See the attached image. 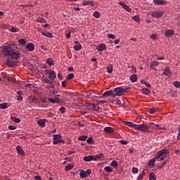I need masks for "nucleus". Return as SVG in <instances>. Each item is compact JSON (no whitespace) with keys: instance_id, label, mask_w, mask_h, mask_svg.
<instances>
[{"instance_id":"obj_1","label":"nucleus","mask_w":180,"mask_h":180,"mask_svg":"<svg viewBox=\"0 0 180 180\" xmlns=\"http://www.w3.org/2000/svg\"><path fill=\"white\" fill-rule=\"evenodd\" d=\"M1 53L6 57H10L11 60H18L22 56L19 48L13 42L4 44L1 47Z\"/></svg>"},{"instance_id":"obj_2","label":"nucleus","mask_w":180,"mask_h":180,"mask_svg":"<svg viewBox=\"0 0 180 180\" xmlns=\"http://www.w3.org/2000/svg\"><path fill=\"white\" fill-rule=\"evenodd\" d=\"M167 155H168V150L162 149L155 154V158L158 161H164L167 158Z\"/></svg>"},{"instance_id":"obj_3","label":"nucleus","mask_w":180,"mask_h":180,"mask_svg":"<svg viewBox=\"0 0 180 180\" xmlns=\"http://www.w3.org/2000/svg\"><path fill=\"white\" fill-rule=\"evenodd\" d=\"M136 130H139V131H143V133H150V126L144 124H136Z\"/></svg>"},{"instance_id":"obj_4","label":"nucleus","mask_w":180,"mask_h":180,"mask_svg":"<svg viewBox=\"0 0 180 180\" xmlns=\"http://www.w3.org/2000/svg\"><path fill=\"white\" fill-rule=\"evenodd\" d=\"M79 176L80 178H88V176H89V175H91V174H92V171L90 169H88L86 171L84 170H79Z\"/></svg>"},{"instance_id":"obj_5","label":"nucleus","mask_w":180,"mask_h":180,"mask_svg":"<svg viewBox=\"0 0 180 180\" xmlns=\"http://www.w3.org/2000/svg\"><path fill=\"white\" fill-rule=\"evenodd\" d=\"M114 96H122L123 95V88L122 87H117L114 89Z\"/></svg>"},{"instance_id":"obj_6","label":"nucleus","mask_w":180,"mask_h":180,"mask_svg":"<svg viewBox=\"0 0 180 180\" xmlns=\"http://www.w3.org/2000/svg\"><path fill=\"white\" fill-rule=\"evenodd\" d=\"M25 50L27 51H30V52H32V51H34V49H35V46L33 44V43H27L25 46Z\"/></svg>"},{"instance_id":"obj_7","label":"nucleus","mask_w":180,"mask_h":180,"mask_svg":"<svg viewBox=\"0 0 180 180\" xmlns=\"http://www.w3.org/2000/svg\"><path fill=\"white\" fill-rule=\"evenodd\" d=\"M47 74H49V78L51 79V81H54L57 77L56 72L53 70H48Z\"/></svg>"},{"instance_id":"obj_8","label":"nucleus","mask_w":180,"mask_h":180,"mask_svg":"<svg viewBox=\"0 0 180 180\" xmlns=\"http://www.w3.org/2000/svg\"><path fill=\"white\" fill-rule=\"evenodd\" d=\"M149 129H152L153 130H162V128H160V124H155L154 122L149 123Z\"/></svg>"},{"instance_id":"obj_9","label":"nucleus","mask_w":180,"mask_h":180,"mask_svg":"<svg viewBox=\"0 0 180 180\" xmlns=\"http://www.w3.org/2000/svg\"><path fill=\"white\" fill-rule=\"evenodd\" d=\"M84 161L86 162H89V161H96V158L94 155L84 156L83 158Z\"/></svg>"},{"instance_id":"obj_10","label":"nucleus","mask_w":180,"mask_h":180,"mask_svg":"<svg viewBox=\"0 0 180 180\" xmlns=\"http://www.w3.org/2000/svg\"><path fill=\"white\" fill-rule=\"evenodd\" d=\"M119 5H120V6H122L123 9H124V11H127V12H131V8H130V6H127L126 4L123 2H120Z\"/></svg>"},{"instance_id":"obj_11","label":"nucleus","mask_w":180,"mask_h":180,"mask_svg":"<svg viewBox=\"0 0 180 180\" xmlns=\"http://www.w3.org/2000/svg\"><path fill=\"white\" fill-rule=\"evenodd\" d=\"M6 65H7V67H9L10 68H12V67H15V65H16V63H15V61L11 59H7L6 62Z\"/></svg>"},{"instance_id":"obj_12","label":"nucleus","mask_w":180,"mask_h":180,"mask_svg":"<svg viewBox=\"0 0 180 180\" xmlns=\"http://www.w3.org/2000/svg\"><path fill=\"white\" fill-rule=\"evenodd\" d=\"M61 139V135L60 134H54L53 135V144L57 145Z\"/></svg>"},{"instance_id":"obj_13","label":"nucleus","mask_w":180,"mask_h":180,"mask_svg":"<svg viewBox=\"0 0 180 180\" xmlns=\"http://www.w3.org/2000/svg\"><path fill=\"white\" fill-rule=\"evenodd\" d=\"M103 96H104V98H108V96H115V93H113V91L112 90L107 91L104 92Z\"/></svg>"},{"instance_id":"obj_14","label":"nucleus","mask_w":180,"mask_h":180,"mask_svg":"<svg viewBox=\"0 0 180 180\" xmlns=\"http://www.w3.org/2000/svg\"><path fill=\"white\" fill-rule=\"evenodd\" d=\"M164 13L162 11H155L152 13V16L153 18H161Z\"/></svg>"},{"instance_id":"obj_15","label":"nucleus","mask_w":180,"mask_h":180,"mask_svg":"<svg viewBox=\"0 0 180 180\" xmlns=\"http://www.w3.org/2000/svg\"><path fill=\"white\" fill-rule=\"evenodd\" d=\"M174 34H175V32L173 30H168L165 33L166 37H171V36H174Z\"/></svg>"},{"instance_id":"obj_16","label":"nucleus","mask_w":180,"mask_h":180,"mask_svg":"<svg viewBox=\"0 0 180 180\" xmlns=\"http://www.w3.org/2000/svg\"><path fill=\"white\" fill-rule=\"evenodd\" d=\"M104 131L105 133H109L110 134H112L115 133V129L112 128V127H107L104 128Z\"/></svg>"},{"instance_id":"obj_17","label":"nucleus","mask_w":180,"mask_h":180,"mask_svg":"<svg viewBox=\"0 0 180 180\" xmlns=\"http://www.w3.org/2000/svg\"><path fill=\"white\" fill-rule=\"evenodd\" d=\"M171 68L169 67H166L164 70L163 75H165L166 77H169V75H171Z\"/></svg>"},{"instance_id":"obj_18","label":"nucleus","mask_w":180,"mask_h":180,"mask_svg":"<svg viewBox=\"0 0 180 180\" xmlns=\"http://www.w3.org/2000/svg\"><path fill=\"white\" fill-rule=\"evenodd\" d=\"M153 4L155 5H167V1L164 0H153Z\"/></svg>"},{"instance_id":"obj_19","label":"nucleus","mask_w":180,"mask_h":180,"mask_svg":"<svg viewBox=\"0 0 180 180\" xmlns=\"http://www.w3.org/2000/svg\"><path fill=\"white\" fill-rule=\"evenodd\" d=\"M48 101L51 102V103H61V99L58 98H49Z\"/></svg>"},{"instance_id":"obj_20","label":"nucleus","mask_w":180,"mask_h":180,"mask_svg":"<svg viewBox=\"0 0 180 180\" xmlns=\"http://www.w3.org/2000/svg\"><path fill=\"white\" fill-rule=\"evenodd\" d=\"M16 150L18 154H20V155H25V150H23L20 146H17Z\"/></svg>"},{"instance_id":"obj_21","label":"nucleus","mask_w":180,"mask_h":180,"mask_svg":"<svg viewBox=\"0 0 180 180\" xmlns=\"http://www.w3.org/2000/svg\"><path fill=\"white\" fill-rule=\"evenodd\" d=\"M46 122H47V120L44 119L37 121V123L41 127H46Z\"/></svg>"},{"instance_id":"obj_22","label":"nucleus","mask_w":180,"mask_h":180,"mask_svg":"<svg viewBox=\"0 0 180 180\" xmlns=\"http://www.w3.org/2000/svg\"><path fill=\"white\" fill-rule=\"evenodd\" d=\"M82 5L83 6H88V5H90V6H95L94 1H84L82 3Z\"/></svg>"},{"instance_id":"obj_23","label":"nucleus","mask_w":180,"mask_h":180,"mask_svg":"<svg viewBox=\"0 0 180 180\" xmlns=\"http://www.w3.org/2000/svg\"><path fill=\"white\" fill-rule=\"evenodd\" d=\"M18 44H20V46H22V47H26L27 41L26 39H20L18 40Z\"/></svg>"},{"instance_id":"obj_24","label":"nucleus","mask_w":180,"mask_h":180,"mask_svg":"<svg viewBox=\"0 0 180 180\" xmlns=\"http://www.w3.org/2000/svg\"><path fill=\"white\" fill-rule=\"evenodd\" d=\"M156 160L157 159H155V158L150 160L148 161V167H150V168H154V164H155Z\"/></svg>"},{"instance_id":"obj_25","label":"nucleus","mask_w":180,"mask_h":180,"mask_svg":"<svg viewBox=\"0 0 180 180\" xmlns=\"http://www.w3.org/2000/svg\"><path fill=\"white\" fill-rule=\"evenodd\" d=\"M105 49H106V45L105 44H100L96 47V50H98V51H103Z\"/></svg>"},{"instance_id":"obj_26","label":"nucleus","mask_w":180,"mask_h":180,"mask_svg":"<svg viewBox=\"0 0 180 180\" xmlns=\"http://www.w3.org/2000/svg\"><path fill=\"white\" fill-rule=\"evenodd\" d=\"M124 124L126 126H129V127H134V129H136L137 124H134L131 122H125Z\"/></svg>"},{"instance_id":"obj_27","label":"nucleus","mask_w":180,"mask_h":180,"mask_svg":"<svg viewBox=\"0 0 180 180\" xmlns=\"http://www.w3.org/2000/svg\"><path fill=\"white\" fill-rule=\"evenodd\" d=\"M46 64H48V65H50V67H51V65H54V60L51 58H48L46 59Z\"/></svg>"},{"instance_id":"obj_28","label":"nucleus","mask_w":180,"mask_h":180,"mask_svg":"<svg viewBox=\"0 0 180 180\" xmlns=\"http://www.w3.org/2000/svg\"><path fill=\"white\" fill-rule=\"evenodd\" d=\"M160 64V63L154 60L151 64H150V68H152V70H155V67H158V65Z\"/></svg>"},{"instance_id":"obj_29","label":"nucleus","mask_w":180,"mask_h":180,"mask_svg":"<svg viewBox=\"0 0 180 180\" xmlns=\"http://www.w3.org/2000/svg\"><path fill=\"white\" fill-rule=\"evenodd\" d=\"M11 120L15 123H20L22 120L20 118H16V117L11 116Z\"/></svg>"},{"instance_id":"obj_30","label":"nucleus","mask_w":180,"mask_h":180,"mask_svg":"<svg viewBox=\"0 0 180 180\" xmlns=\"http://www.w3.org/2000/svg\"><path fill=\"white\" fill-rule=\"evenodd\" d=\"M142 92L143 95H150V94H151V91H150V89L147 88L142 89Z\"/></svg>"},{"instance_id":"obj_31","label":"nucleus","mask_w":180,"mask_h":180,"mask_svg":"<svg viewBox=\"0 0 180 180\" xmlns=\"http://www.w3.org/2000/svg\"><path fill=\"white\" fill-rule=\"evenodd\" d=\"M72 168H74V166L72 165L71 164H69L67 166H65V169L66 172H68V171H71Z\"/></svg>"},{"instance_id":"obj_32","label":"nucleus","mask_w":180,"mask_h":180,"mask_svg":"<svg viewBox=\"0 0 180 180\" xmlns=\"http://www.w3.org/2000/svg\"><path fill=\"white\" fill-rule=\"evenodd\" d=\"M82 49V46L79 44H76L74 46V50H75V51H79V50H81Z\"/></svg>"},{"instance_id":"obj_33","label":"nucleus","mask_w":180,"mask_h":180,"mask_svg":"<svg viewBox=\"0 0 180 180\" xmlns=\"http://www.w3.org/2000/svg\"><path fill=\"white\" fill-rule=\"evenodd\" d=\"M94 158H96V161H98V160H102V158H103V154L99 153L98 155H94Z\"/></svg>"},{"instance_id":"obj_34","label":"nucleus","mask_w":180,"mask_h":180,"mask_svg":"<svg viewBox=\"0 0 180 180\" xmlns=\"http://www.w3.org/2000/svg\"><path fill=\"white\" fill-rule=\"evenodd\" d=\"M130 81H131V82H136L137 81V75H132L130 77Z\"/></svg>"},{"instance_id":"obj_35","label":"nucleus","mask_w":180,"mask_h":180,"mask_svg":"<svg viewBox=\"0 0 180 180\" xmlns=\"http://www.w3.org/2000/svg\"><path fill=\"white\" fill-rule=\"evenodd\" d=\"M41 34H43V36H45V37H53V34H51V32H41Z\"/></svg>"},{"instance_id":"obj_36","label":"nucleus","mask_w":180,"mask_h":180,"mask_svg":"<svg viewBox=\"0 0 180 180\" xmlns=\"http://www.w3.org/2000/svg\"><path fill=\"white\" fill-rule=\"evenodd\" d=\"M107 71L109 74H112L113 72V66L112 65H110L107 67Z\"/></svg>"},{"instance_id":"obj_37","label":"nucleus","mask_w":180,"mask_h":180,"mask_svg":"<svg viewBox=\"0 0 180 180\" xmlns=\"http://www.w3.org/2000/svg\"><path fill=\"white\" fill-rule=\"evenodd\" d=\"M110 165L111 167H113V168H117L119 164L117 163V161L113 160L112 162H111Z\"/></svg>"},{"instance_id":"obj_38","label":"nucleus","mask_w":180,"mask_h":180,"mask_svg":"<svg viewBox=\"0 0 180 180\" xmlns=\"http://www.w3.org/2000/svg\"><path fill=\"white\" fill-rule=\"evenodd\" d=\"M104 171H105V172H113V169L110 168L109 166H107L104 167Z\"/></svg>"},{"instance_id":"obj_39","label":"nucleus","mask_w":180,"mask_h":180,"mask_svg":"<svg viewBox=\"0 0 180 180\" xmlns=\"http://www.w3.org/2000/svg\"><path fill=\"white\" fill-rule=\"evenodd\" d=\"M44 82H45V84H49V85H53V82L50 81L47 77L44 78Z\"/></svg>"},{"instance_id":"obj_40","label":"nucleus","mask_w":180,"mask_h":180,"mask_svg":"<svg viewBox=\"0 0 180 180\" xmlns=\"http://www.w3.org/2000/svg\"><path fill=\"white\" fill-rule=\"evenodd\" d=\"M146 175V172H144V170L140 174L137 178V180H141L143 179V177Z\"/></svg>"},{"instance_id":"obj_41","label":"nucleus","mask_w":180,"mask_h":180,"mask_svg":"<svg viewBox=\"0 0 180 180\" xmlns=\"http://www.w3.org/2000/svg\"><path fill=\"white\" fill-rule=\"evenodd\" d=\"M0 109H8V105H6V103H0Z\"/></svg>"},{"instance_id":"obj_42","label":"nucleus","mask_w":180,"mask_h":180,"mask_svg":"<svg viewBox=\"0 0 180 180\" xmlns=\"http://www.w3.org/2000/svg\"><path fill=\"white\" fill-rule=\"evenodd\" d=\"M157 110H158V109H157L155 108H150L149 112L150 113V115H154V113H155V112H157Z\"/></svg>"},{"instance_id":"obj_43","label":"nucleus","mask_w":180,"mask_h":180,"mask_svg":"<svg viewBox=\"0 0 180 180\" xmlns=\"http://www.w3.org/2000/svg\"><path fill=\"white\" fill-rule=\"evenodd\" d=\"M155 179H157V178H155V175L154 174V173L153 172L150 173L149 180H155Z\"/></svg>"},{"instance_id":"obj_44","label":"nucleus","mask_w":180,"mask_h":180,"mask_svg":"<svg viewBox=\"0 0 180 180\" xmlns=\"http://www.w3.org/2000/svg\"><path fill=\"white\" fill-rule=\"evenodd\" d=\"M167 162H168V160H164L161 165L158 166L159 169L164 168V166L167 164Z\"/></svg>"},{"instance_id":"obj_45","label":"nucleus","mask_w":180,"mask_h":180,"mask_svg":"<svg viewBox=\"0 0 180 180\" xmlns=\"http://www.w3.org/2000/svg\"><path fill=\"white\" fill-rule=\"evenodd\" d=\"M86 139H88L87 136H82L78 138V140H79L80 141H85Z\"/></svg>"},{"instance_id":"obj_46","label":"nucleus","mask_w":180,"mask_h":180,"mask_svg":"<svg viewBox=\"0 0 180 180\" xmlns=\"http://www.w3.org/2000/svg\"><path fill=\"white\" fill-rule=\"evenodd\" d=\"M94 18H96V19H99V18H101V13H99L98 11H95L94 13Z\"/></svg>"},{"instance_id":"obj_47","label":"nucleus","mask_w":180,"mask_h":180,"mask_svg":"<svg viewBox=\"0 0 180 180\" xmlns=\"http://www.w3.org/2000/svg\"><path fill=\"white\" fill-rule=\"evenodd\" d=\"M10 32H12L13 33H18L19 32V30L16 27H12L11 29L9 30Z\"/></svg>"},{"instance_id":"obj_48","label":"nucleus","mask_w":180,"mask_h":180,"mask_svg":"<svg viewBox=\"0 0 180 180\" xmlns=\"http://www.w3.org/2000/svg\"><path fill=\"white\" fill-rule=\"evenodd\" d=\"M72 78H74V73H70L67 77H66V79H72Z\"/></svg>"},{"instance_id":"obj_49","label":"nucleus","mask_w":180,"mask_h":180,"mask_svg":"<svg viewBox=\"0 0 180 180\" xmlns=\"http://www.w3.org/2000/svg\"><path fill=\"white\" fill-rule=\"evenodd\" d=\"M39 99L42 103H46V102H47V98L46 97L41 96Z\"/></svg>"},{"instance_id":"obj_50","label":"nucleus","mask_w":180,"mask_h":180,"mask_svg":"<svg viewBox=\"0 0 180 180\" xmlns=\"http://www.w3.org/2000/svg\"><path fill=\"white\" fill-rule=\"evenodd\" d=\"M174 86L176 88H180V82L178 81H176L173 83Z\"/></svg>"},{"instance_id":"obj_51","label":"nucleus","mask_w":180,"mask_h":180,"mask_svg":"<svg viewBox=\"0 0 180 180\" xmlns=\"http://www.w3.org/2000/svg\"><path fill=\"white\" fill-rule=\"evenodd\" d=\"M88 109H95V104L94 103H89L87 105Z\"/></svg>"},{"instance_id":"obj_52","label":"nucleus","mask_w":180,"mask_h":180,"mask_svg":"<svg viewBox=\"0 0 180 180\" xmlns=\"http://www.w3.org/2000/svg\"><path fill=\"white\" fill-rule=\"evenodd\" d=\"M133 20H135V22H140V17L135 15L132 17Z\"/></svg>"},{"instance_id":"obj_53","label":"nucleus","mask_w":180,"mask_h":180,"mask_svg":"<svg viewBox=\"0 0 180 180\" xmlns=\"http://www.w3.org/2000/svg\"><path fill=\"white\" fill-rule=\"evenodd\" d=\"M108 37H109V39H112V40H115V39H116V37L113 34H108Z\"/></svg>"},{"instance_id":"obj_54","label":"nucleus","mask_w":180,"mask_h":180,"mask_svg":"<svg viewBox=\"0 0 180 180\" xmlns=\"http://www.w3.org/2000/svg\"><path fill=\"white\" fill-rule=\"evenodd\" d=\"M130 91H131V88L130 87H127L126 89H123V93L126 94V92H130Z\"/></svg>"},{"instance_id":"obj_55","label":"nucleus","mask_w":180,"mask_h":180,"mask_svg":"<svg viewBox=\"0 0 180 180\" xmlns=\"http://www.w3.org/2000/svg\"><path fill=\"white\" fill-rule=\"evenodd\" d=\"M132 172H133V174H138L139 173V169L137 167H133L132 168Z\"/></svg>"},{"instance_id":"obj_56","label":"nucleus","mask_w":180,"mask_h":180,"mask_svg":"<svg viewBox=\"0 0 180 180\" xmlns=\"http://www.w3.org/2000/svg\"><path fill=\"white\" fill-rule=\"evenodd\" d=\"M86 143H88V144H92V143H93L92 137L88 138L86 140Z\"/></svg>"},{"instance_id":"obj_57","label":"nucleus","mask_w":180,"mask_h":180,"mask_svg":"<svg viewBox=\"0 0 180 180\" xmlns=\"http://www.w3.org/2000/svg\"><path fill=\"white\" fill-rule=\"evenodd\" d=\"M60 112L63 114L65 113V107H61L60 109H59Z\"/></svg>"},{"instance_id":"obj_58","label":"nucleus","mask_w":180,"mask_h":180,"mask_svg":"<svg viewBox=\"0 0 180 180\" xmlns=\"http://www.w3.org/2000/svg\"><path fill=\"white\" fill-rule=\"evenodd\" d=\"M150 39H151V40H156V39H157V34H153L150 36Z\"/></svg>"},{"instance_id":"obj_59","label":"nucleus","mask_w":180,"mask_h":180,"mask_svg":"<svg viewBox=\"0 0 180 180\" xmlns=\"http://www.w3.org/2000/svg\"><path fill=\"white\" fill-rule=\"evenodd\" d=\"M120 143H121V144H123L124 146H126V144H127V141H124V140H120Z\"/></svg>"},{"instance_id":"obj_60","label":"nucleus","mask_w":180,"mask_h":180,"mask_svg":"<svg viewBox=\"0 0 180 180\" xmlns=\"http://www.w3.org/2000/svg\"><path fill=\"white\" fill-rule=\"evenodd\" d=\"M8 129L9 130H16V127H13L12 125H9L8 126Z\"/></svg>"},{"instance_id":"obj_61","label":"nucleus","mask_w":180,"mask_h":180,"mask_svg":"<svg viewBox=\"0 0 180 180\" xmlns=\"http://www.w3.org/2000/svg\"><path fill=\"white\" fill-rule=\"evenodd\" d=\"M16 98L17 101H23V97L22 96H17Z\"/></svg>"},{"instance_id":"obj_62","label":"nucleus","mask_w":180,"mask_h":180,"mask_svg":"<svg viewBox=\"0 0 180 180\" xmlns=\"http://www.w3.org/2000/svg\"><path fill=\"white\" fill-rule=\"evenodd\" d=\"M178 130H179V132L177 134V141H179V140H180V127L178 129Z\"/></svg>"},{"instance_id":"obj_63","label":"nucleus","mask_w":180,"mask_h":180,"mask_svg":"<svg viewBox=\"0 0 180 180\" xmlns=\"http://www.w3.org/2000/svg\"><path fill=\"white\" fill-rule=\"evenodd\" d=\"M62 86H63V88H65V86H67V82L63 81L62 82Z\"/></svg>"},{"instance_id":"obj_64","label":"nucleus","mask_w":180,"mask_h":180,"mask_svg":"<svg viewBox=\"0 0 180 180\" xmlns=\"http://www.w3.org/2000/svg\"><path fill=\"white\" fill-rule=\"evenodd\" d=\"M34 180H41V177L40 176H34Z\"/></svg>"}]
</instances>
